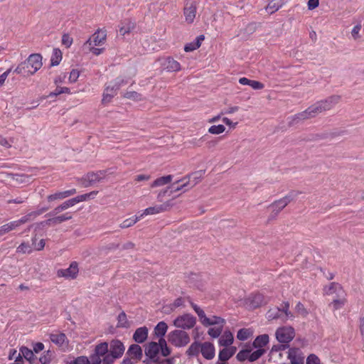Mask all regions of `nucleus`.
Instances as JSON below:
<instances>
[{"label": "nucleus", "instance_id": "nucleus-60", "mask_svg": "<svg viewBox=\"0 0 364 364\" xmlns=\"http://www.w3.org/2000/svg\"><path fill=\"white\" fill-rule=\"evenodd\" d=\"M73 43V38L69 34H63L62 36V44L65 46L66 48L70 47Z\"/></svg>", "mask_w": 364, "mask_h": 364}, {"label": "nucleus", "instance_id": "nucleus-59", "mask_svg": "<svg viewBox=\"0 0 364 364\" xmlns=\"http://www.w3.org/2000/svg\"><path fill=\"white\" fill-rule=\"evenodd\" d=\"M52 360V353L50 350H48L44 355H43L40 358L39 361L42 364H48Z\"/></svg>", "mask_w": 364, "mask_h": 364}, {"label": "nucleus", "instance_id": "nucleus-50", "mask_svg": "<svg viewBox=\"0 0 364 364\" xmlns=\"http://www.w3.org/2000/svg\"><path fill=\"white\" fill-rule=\"evenodd\" d=\"M173 186H177V183L176 182V183H173L170 187H168L166 189H164L161 191H160L157 196V200L160 202H161L163 200V198L166 195L168 194V196H171L172 193H173L174 192H171V191L173 190Z\"/></svg>", "mask_w": 364, "mask_h": 364}, {"label": "nucleus", "instance_id": "nucleus-27", "mask_svg": "<svg viewBox=\"0 0 364 364\" xmlns=\"http://www.w3.org/2000/svg\"><path fill=\"white\" fill-rule=\"evenodd\" d=\"M235 348H224L220 350L218 358L222 362H225L228 360L235 353Z\"/></svg>", "mask_w": 364, "mask_h": 364}, {"label": "nucleus", "instance_id": "nucleus-54", "mask_svg": "<svg viewBox=\"0 0 364 364\" xmlns=\"http://www.w3.org/2000/svg\"><path fill=\"white\" fill-rule=\"evenodd\" d=\"M250 350H241L236 355L237 359L239 361H245V360H249Z\"/></svg>", "mask_w": 364, "mask_h": 364}, {"label": "nucleus", "instance_id": "nucleus-28", "mask_svg": "<svg viewBox=\"0 0 364 364\" xmlns=\"http://www.w3.org/2000/svg\"><path fill=\"white\" fill-rule=\"evenodd\" d=\"M239 82L243 85H249L254 90H262L264 87L262 82L256 80H252L245 77H240L239 79Z\"/></svg>", "mask_w": 364, "mask_h": 364}, {"label": "nucleus", "instance_id": "nucleus-43", "mask_svg": "<svg viewBox=\"0 0 364 364\" xmlns=\"http://www.w3.org/2000/svg\"><path fill=\"white\" fill-rule=\"evenodd\" d=\"M98 191H92L88 193L82 194L77 196L76 197L73 198V200H75V203H79L82 201L88 200L91 198H94L95 196L97 194Z\"/></svg>", "mask_w": 364, "mask_h": 364}, {"label": "nucleus", "instance_id": "nucleus-3", "mask_svg": "<svg viewBox=\"0 0 364 364\" xmlns=\"http://www.w3.org/2000/svg\"><path fill=\"white\" fill-rule=\"evenodd\" d=\"M202 175V171L195 172L189 175L188 177H184L182 179L177 181V186H173V190L171 193L178 192L183 189L186 191L193 188L200 181Z\"/></svg>", "mask_w": 364, "mask_h": 364}, {"label": "nucleus", "instance_id": "nucleus-31", "mask_svg": "<svg viewBox=\"0 0 364 364\" xmlns=\"http://www.w3.org/2000/svg\"><path fill=\"white\" fill-rule=\"evenodd\" d=\"M233 335L230 331H225L219 339V344L228 347L233 343Z\"/></svg>", "mask_w": 364, "mask_h": 364}, {"label": "nucleus", "instance_id": "nucleus-24", "mask_svg": "<svg viewBox=\"0 0 364 364\" xmlns=\"http://www.w3.org/2000/svg\"><path fill=\"white\" fill-rule=\"evenodd\" d=\"M22 356H23L24 358L28 360L31 363H33L35 358L33 351L26 346H22L20 348V353H18V356L16 357L15 362L21 361Z\"/></svg>", "mask_w": 364, "mask_h": 364}, {"label": "nucleus", "instance_id": "nucleus-49", "mask_svg": "<svg viewBox=\"0 0 364 364\" xmlns=\"http://www.w3.org/2000/svg\"><path fill=\"white\" fill-rule=\"evenodd\" d=\"M223 326H218L216 327L210 328L208 331V334L213 338H218L223 331Z\"/></svg>", "mask_w": 364, "mask_h": 364}, {"label": "nucleus", "instance_id": "nucleus-36", "mask_svg": "<svg viewBox=\"0 0 364 364\" xmlns=\"http://www.w3.org/2000/svg\"><path fill=\"white\" fill-rule=\"evenodd\" d=\"M205 322L203 326H209L213 325L224 326L225 320L220 316H213L211 318H207L205 319Z\"/></svg>", "mask_w": 364, "mask_h": 364}, {"label": "nucleus", "instance_id": "nucleus-51", "mask_svg": "<svg viewBox=\"0 0 364 364\" xmlns=\"http://www.w3.org/2000/svg\"><path fill=\"white\" fill-rule=\"evenodd\" d=\"M265 352L263 348H258L252 353H250L249 360L253 362L259 359Z\"/></svg>", "mask_w": 364, "mask_h": 364}, {"label": "nucleus", "instance_id": "nucleus-53", "mask_svg": "<svg viewBox=\"0 0 364 364\" xmlns=\"http://www.w3.org/2000/svg\"><path fill=\"white\" fill-rule=\"evenodd\" d=\"M225 130L223 124L213 125L208 129V132L212 134H220Z\"/></svg>", "mask_w": 364, "mask_h": 364}, {"label": "nucleus", "instance_id": "nucleus-19", "mask_svg": "<svg viewBox=\"0 0 364 364\" xmlns=\"http://www.w3.org/2000/svg\"><path fill=\"white\" fill-rule=\"evenodd\" d=\"M48 207H43L38 210L31 212L26 215L22 216L20 219L15 220L18 228L45 213L48 210Z\"/></svg>", "mask_w": 364, "mask_h": 364}, {"label": "nucleus", "instance_id": "nucleus-41", "mask_svg": "<svg viewBox=\"0 0 364 364\" xmlns=\"http://www.w3.org/2000/svg\"><path fill=\"white\" fill-rule=\"evenodd\" d=\"M62 60V52L58 48H54L50 58V65L56 66L59 65Z\"/></svg>", "mask_w": 364, "mask_h": 364}, {"label": "nucleus", "instance_id": "nucleus-38", "mask_svg": "<svg viewBox=\"0 0 364 364\" xmlns=\"http://www.w3.org/2000/svg\"><path fill=\"white\" fill-rule=\"evenodd\" d=\"M201 344L197 341L193 342L186 350L189 357L197 356L200 352Z\"/></svg>", "mask_w": 364, "mask_h": 364}, {"label": "nucleus", "instance_id": "nucleus-6", "mask_svg": "<svg viewBox=\"0 0 364 364\" xmlns=\"http://www.w3.org/2000/svg\"><path fill=\"white\" fill-rule=\"evenodd\" d=\"M168 341L176 347H183L190 342V337L184 331L174 330L168 333Z\"/></svg>", "mask_w": 364, "mask_h": 364}, {"label": "nucleus", "instance_id": "nucleus-12", "mask_svg": "<svg viewBox=\"0 0 364 364\" xmlns=\"http://www.w3.org/2000/svg\"><path fill=\"white\" fill-rule=\"evenodd\" d=\"M42 55L39 53L31 54L28 58L25 60L29 69L32 72V75H34L43 65Z\"/></svg>", "mask_w": 364, "mask_h": 364}, {"label": "nucleus", "instance_id": "nucleus-33", "mask_svg": "<svg viewBox=\"0 0 364 364\" xmlns=\"http://www.w3.org/2000/svg\"><path fill=\"white\" fill-rule=\"evenodd\" d=\"M269 343V336L262 334L258 336L253 341V346L256 348H262Z\"/></svg>", "mask_w": 364, "mask_h": 364}, {"label": "nucleus", "instance_id": "nucleus-52", "mask_svg": "<svg viewBox=\"0 0 364 364\" xmlns=\"http://www.w3.org/2000/svg\"><path fill=\"white\" fill-rule=\"evenodd\" d=\"M65 198H66L64 191H58L47 196V200L48 202H52L57 200H63Z\"/></svg>", "mask_w": 364, "mask_h": 364}, {"label": "nucleus", "instance_id": "nucleus-63", "mask_svg": "<svg viewBox=\"0 0 364 364\" xmlns=\"http://www.w3.org/2000/svg\"><path fill=\"white\" fill-rule=\"evenodd\" d=\"M306 364H320V360L316 355L311 354L306 359Z\"/></svg>", "mask_w": 364, "mask_h": 364}, {"label": "nucleus", "instance_id": "nucleus-9", "mask_svg": "<svg viewBox=\"0 0 364 364\" xmlns=\"http://www.w3.org/2000/svg\"><path fill=\"white\" fill-rule=\"evenodd\" d=\"M106 173L107 171L104 170L97 172H90L85 175L80 181L84 187H89L105 178Z\"/></svg>", "mask_w": 364, "mask_h": 364}, {"label": "nucleus", "instance_id": "nucleus-61", "mask_svg": "<svg viewBox=\"0 0 364 364\" xmlns=\"http://www.w3.org/2000/svg\"><path fill=\"white\" fill-rule=\"evenodd\" d=\"M124 97L127 99L138 100L140 99L141 95L134 91L127 92Z\"/></svg>", "mask_w": 364, "mask_h": 364}, {"label": "nucleus", "instance_id": "nucleus-40", "mask_svg": "<svg viewBox=\"0 0 364 364\" xmlns=\"http://www.w3.org/2000/svg\"><path fill=\"white\" fill-rule=\"evenodd\" d=\"M94 353L101 357L105 356L109 353V344L107 342L100 343L95 346Z\"/></svg>", "mask_w": 364, "mask_h": 364}, {"label": "nucleus", "instance_id": "nucleus-35", "mask_svg": "<svg viewBox=\"0 0 364 364\" xmlns=\"http://www.w3.org/2000/svg\"><path fill=\"white\" fill-rule=\"evenodd\" d=\"M50 339L53 343L62 346L67 340V337L63 333H51L50 335Z\"/></svg>", "mask_w": 364, "mask_h": 364}, {"label": "nucleus", "instance_id": "nucleus-2", "mask_svg": "<svg viewBox=\"0 0 364 364\" xmlns=\"http://www.w3.org/2000/svg\"><path fill=\"white\" fill-rule=\"evenodd\" d=\"M301 193L299 191H291L282 198L277 200L272 203L269 208L272 209L271 218H274L291 201L295 200L299 194Z\"/></svg>", "mask_w": 364, "mask_h": 364}, {"label": "nucleus", "instance_id": "nucleus-7", "mask_svg": "<svg viewBox=\"0 0 364 364\" xmlns=\"http://www.w3.org/2000/svg\"><path fill=\"white\" fill-rule=\"evenodd\" d=\"M270 301V297L266 296L261 293H253L250 294L245 301V305L252 309L259 308L267 304Z\"/></svg>", "mask_w": 364, "mask_h": 364}, {"label": "nucleus", "instance_id": "nucleus-1", "mask_svg": "<svg viewBox=\"0 0 364 364\" xmlns=\"http://www.w3.org/2000/svg\"><path fill=\"white\" fill-rule=\"evenodd\" d=\"M340 100L341 96L331 95L323 100L318 101L309 107L305 111L293 116L291 121L289 122V125H294L296 121L314 117L321 112L330 110L339 102Z\"/></svg>", "mask_w": 364, "mask_h": 364}, {"label": "nucleus", "instance_id": "nucleus-64", "mask_svg": "<svg viewBox=\"0 0 364 364\" xmlns=\"http://www.w3.org/2000/svg\"><path fill=\"white\" fill-rule=\"evenodd\" d=\"M90 364H100L102 363L101 356L98 355L95 353H94L90 356Z\"/></svg>", "mask_w": 364, "mask_h": 364}, {"label": "nucleus", "instance_id": "nucleus-30", "mask_svg": "<svg viewBox=\"0 0 364 364\" xmlns=\"http://www.w3.org/2000/svg\"><path fill=\"white\" fill-rule=\"evenodd\" d=\"M27 65L26 61H23L18 65L14 70V73L21 75L23 77H28L32 75V72Z\"/></svg>", "mask_w": 364, "mask_h": 364}, {"label": "nucleus", "instance_id": "nucleus-57", "mask_svg": "<svg viewBox=\"0 0 364 364\" xmlns=\"http://www.w3.org/2000/svg\"><path fill=\"white\" fill-rule=\"evenodd\" d=\"M36 237H32V247L33 246V250H41L44 248L45 247V245H46V242H45V240L43 239H41L38 243H36Z\"/></svg>", "mask_w": 364, "mask_h": 364}, {"label": "nucleus", "instance_id": "nucleus-25", "mask_svg": "<svg viewBox=\"0 0 364 364\" xmlns=\"http://www.w3.org/2000/svg\"><path fill=\"white\" fill-rule=\"evenodd\" d=\"M127 355L132 359L140 360L143 355L142 348L138 344H132L127 351Z\"/></svg>", "mask_w": 364, "mask_h": 364}, {"label": "nucleus", "instance_id": "nucleus-55", "mask_svg": "<svg viewBox=\"0 0 364 364\" xmlns=\"http://www.w3.org/2000/svg\"><path fill=\"white\" fill-rule=\"evenodd\" d=\"M67 364H90V360L86 356H79L68 362Z\"/></svg>", "mask_w": 364, "mask_h": 364}, {"label": "nucleus", "instance_id": "nucleus-5", "mask_svg": "<svg viewBox=\"0 0 364 364\" xmlns=\"http://www.w3.org/2000/svg\"><path fill=\"white\" fill-rule=\"evenodd\" d=\"M289 309V302H284L281 308L275 307L270 309L267 312V318L268 320L281 319L283 321H287L288 318L292 316Z\"/></svg>", "mask_w": 364, "mask_h": 364}, {"label": "nucleus", "instance_id": "nucleus-47", "mask_svg": "<svg viewBox=\"0 0 364 364\" xmlns=\"http://www.w3.org/2000/svg\"><path fill=\"white\" fill-rule=\"evenodd\" d=\"M117 327H121V328H128L129 327L127 315L124 311L121 312L118 315Z\"/></svg>", "mask_w": 364, "mask_h": 364}, {"label": "nucleus", "instance_id": "nucleus-22", "mask_svg": "<svg viewBox=\"0 0 364 364\" xmlns=\"http://www.w3.org/2000/svg\"><path fill=\"white\" fill-rule=\"evenodd\" d=\"M162 65L168 72H177L181 69L180 63L171 57L166 58Z\"/></svg>", "mask_w": 364, "mask_h": 364}, {"label": "nucleus", "instance_id": "nucleus-13", "mask_svg": "<svg viewBox=\"0 0 364 364\" xmlns=\"http://www.w3.org/2000/svg\"><path fill=\"white\" fill-rule=\"evenodd\" d=\"M107 38L105 31L97 30L93 35L85 43V46H99L105 43Z\"/></svg>", "mask_w": 364, "mask_h": 364}, {"label": "nucleus", "instance_id": "nucleus-20", "mask_svg": "<svg viewBox=\"0 0 364 364\" xmlns=\"http://www.w3.org/2000/svg\"><path fill=\"white\" fill-rule=\"evenodd\" d=\"M288 358L291 361V364H304V357L299 348H289L288 351Z\"/></svg>", "mask_w": 364, "mask_h": 364}, {"label": "nucleus", "instance_id": "nucleus-34", "mask_svg": "<svg viewBox=\"0 0 364 364\" xmlns=\"http://www.w3.org/2000/svg\"><path fill=\"white\" fill-rule=\"evenodd\" d=\"M346 294H345L343 296H335L330 304V306H333V311L338 310L344 306L346 303Z\"/></svg>", "mask_w": 364, "mask_h": 364}, {"label": "nucleus", "instance_id": "nucleus-58", "mask_svg": "<svg viewBox=\"0 0 364 364\" xmlns=\"http://www.w3.org/2000/svg\"><path fill=\"white\" fill-rule=\"evenodd\" d=\"M117 359L116 356L112 355V354L107 353L105 356L102 357V363L103 364H112Z\"/></svg>", "mask_w": 364, "mask_h": 364}, {"label": "nucleus", "instance_id": "nucleus-11", "mask_svg": "<svg viewBox=\"0 0 364 364\" xmlns=\"http://www.w3.org/2000/svg\"><path fill=\"white\" fill-rule=\"evenodd\" d=\"M173 205L171 200L166 201V203L156 205L153 207H149L144 209L142 213L139 215L140 219L147 215H155L169 210Z\"/></svg>", "mask_w": 364, "mask_h": 364}, {"label": "nucleus", "instance_id": "nucleus-32", "mask_svg": "<svg viewBox=\"0 0 364 364\" xmlns=\"http://www.w3.org/2000/svg\"><path fill=\"white\" fill-rule=\"evenodd\" d=\"M283 4V0H269L266 10L269 13L273 14L278 11L282 6Z\"/></svg>", "mask_w": 364, "mask_h": 364}, {"label": "nucleus", "instance_id": "nucleus-39", "mask_svg": "<svg viewBox=\"0 0 364 364\" xmlns=\"http://www.w3.org/2000/svg\"><path fill=\"white\" fill-rule=\"evenodd\" d=\"M18 228L16 223L15 220L11 221L8 223H6L1 226H0V232L1 236L7 234L13 230H15Z\"/></svg>", "mask_w": 364, "mask_h": 364}, {"label": "nucleus", "instance_id": "nucleus-15", "mask_svg": "<svg viewBox=\"0 0 364 364\" xmlns=\"http://www.w3.org/2000/svg\"><path fill=\"white\" fill-rule=\"evenodd\" d=\"M197 12V4L196 1L187 2L183 9V14L186 22L192 23L194 21Z\"/></svg>", "mask_w": 364, "mask_h": 364}, {"label": "nucleus", "instance_id": "nucleus-17", "mask_svg": "<svg viewBox=\"0 0 364 364\" xmlns=\"http://www.w3.org/2000/svg\"><path fill=\"white\" fill-rule=\"evenodd\" d=\"M125 350L123 343L117 339L112 340L109 345V353L119 358L122 356Z\"/></svg>", "mask_w": 364, "mask_h": 364}, {"label": "nucleus", "instance_id": "nucleus-45", "mask_svg": "<svg viewBox=\"0 0 364 364\" xmlns=\"http://www.w3.org/2000/svg\"><path fill=\"white\" fill-rule=\"evenodd\" d=\"M33 248L32 245H30L28 242H22L16 249L17 253L21 254H30L33 252Z\"/></svg>", "mask_w": 364, "mask_h": 364}, {"label": "nucleus", "instance_id": "nucleus-37", "mask_svg": "<svg viewBox=\"0 0 364 364\" xmlns=\"http://www.w3.org/2000/svg\"><path fill=\"white\" fill-rule=\"evenodd\" d=\"M172 179H173V176L172 175H167V176H165L159 177V178H156L151 183V186L152 188L158 187V186H164V185H166V184L171 183Z\"/></svg>", "mask_w": 364, "mask_h": 364}, {"label": "nucleus", "instance_id": "nucleus-46", "mask_svg": "<svg viewBox=\"0 0 364 364\" xmlns=\"http://www.w3.org/2000/svg\"><path fill=\"white\" fill-rule=\"evenodd\" d=\"M160 351L163 356L166 357L170 355L171 350L168 347L166 340L164 338H159Z\"/></svg>", "mask_w": 364, "mask_h": 364}, {"label": "nucleus", "instance_id": "nucleus-26", "mask_svg": "<svg viewBox=\"0 0 364 364\" xmlns=\"http://www.w3.org/2000/svg\"><path fill=\"white\" fill-rule=\"evenodd\" d=\"M51 218H49L46 220V223L48 225H57L60 224L65 221L69 220L72 219L73 216L70 213H65L63 215L58 216H51Z\"/></svg>", "mask_w": 364, "mask_h": 364}, {"label": "nucleus", "instance_id": "nucleus-21", "mask_svg": "<svg viewBox=\"0 0 364 364\" xmlns=\"http://www.w3.org/2000/svg\"><path fill=\"white\" fill-rule=\"evenodd\" d=\"M200 353L205 359H213L215 356V347L213 344L210 342L201 343Z\"/></svg>", "mask_w": 364, "mask_h": 364}, {"label": "nucleus", "instance_id": "nucleus-4", "mask_svg": "<svg viewBox=\"0 0 364 364\" xmlns=\"http://www.w3.org/2000/svg\"><path fill=\"white\" fill-rule=\"evenodd\" d=\"M127 83V80L120 77H117L113 82H110L109 85H108L104 90L102 103L107 104L112 99L117 95L119 88Z\"/></svg>", "mask_w": 364, "mask_h": 364}, {"label": "nucleus", "instance_id": "nucleus-42", "mask_svg": "<svg viewBox=\"0 0 364 364\" xmlns=\"http://www.w3.org/2000/svg\"><path fill=\"white\" fill-rule=\"evenodd\" d=\"M168 329V326L164 321H160L154 328L155 334L158 337L163 338Z\"/></svg>", "mask_w": 364, "mask_h": 364}, {"label": "nucleus", "instance_id": "nucleus-10", "mask_svg": "<svg viewBox=\"0 0 364 364\" xmlns=\"http://www.w3.org/2000/svg\"><path fill=\"white\" fill-rule=\"evenodd\" d=\"M294 337V329L291 326L279 328L276 331V338L281 343H288Z\"/></svg>", "mask_w": 364, "mask_h": 364}, {"label": "nucleus", "instance_id": "nucleus-8", "mask_svg": "<svg viewBox=\"0 0 364 364\" xmlns=\"http://www.w3.org/2000/svg\"><path fill=\"white\" fill-rule=\"evenodd\" d=\"M196 323V317L190 314L179 316L173 321V325L176 328L182 329H191L195 326Z\"/></svg>", "mask_w": 364, "mask_h": 364}, {"label": "nucleus", "instance_id": "nucleus-62", "mask_svg": "<svg viewBox=\"0 0 364 364\" xmlns=\"http://www.w3.org/2000/svg\"><path fill=\"white\" fill-rule=\"evenodd\" d=\"M80 76V73L77 70L73 69L70 73L69 75L68 80L70 82H75L78 79Z\"/></svg>", "mask_w": 364, "mask_h": 364}, {"label": "nucleus", "instance_id": "nucleus-29", "mask_svg": "<svg viewBox=\"0 0 364 364\" xmlns=\"http://www.w3.org/2000/svg\"><path fill=\"white\" fill-rule=\"evenodd\" d=\"M134 23L129 20H125L124 21L122 22L121 26H119V33L122 36H125L126 34L129 33L134 28Z\"/></svg>", "mask_w": 364, "mask_h": 364}, {"label": "nucleus", "instance_id": "nucleus-14", "mask_svg": "<svg viewBox=\"0 0 364 364\" xmlns=\"http://www.w3.org/2000/svg\"><path fill=\"white\" fill-rule=\"evenodd\" d=\"M78 266L76 262H73L67 269H60L57 272L59 277H65L66 279H75L78 274Z\"/></svg>", "mask_w": 364, "mask_h": 364}, {"label": "nucleus", "instance_id": "nucleus-16", "mask_svg": "<svg viewBox=\"0 0 364 364\" xmlns=\"http://www.w3.org/2000/svg\"><path fill=\"white\" fill-rule=\"evenodd\" d=\"M160 351L159 341L158 343L151 341L145 348V355L154 363H159L157 355Z\"/></svg>", "mask_w": 364, "mask_h": 364}, {"label": "nucleus", "instance_id": "nucleus-44", "mask_svg": "<svg viewBox=\"0 0 364 364\" xmlns=\"http://www.w3.org/2000/svg\"><path fill=\"white\" fill-rule=\"evenodd\" d=\"M140 217L139 215H134V216H132V218H127L126 220H124L120 225H119V227L122 229L124 228H129V227H132V225H134L135 223H136L139 220H140Z\"/></svg>", "mask_w": 364, "mask_h": 364}, {"label": "nucleus", "instance_id": "nucleus-18", "mask_svg": "<svg viewBox=\"0 0 364 364\" xmlns=\"http://www.w3.org/2000/svg\"><path fill=\"white\" fill-rule=\"evenodd\" d=\"M323 291L326 295L335 294L336 296H343L345 294L342 286L337 282H331L328 286L324 287Z\"/></svg>", "mask_w": 364, "mask_h": 364}, {"label": "nucleus", "instance_id": "nucleus-56", "mask_svg": "<svg viewBox=\"0 0 364 364\" xmlns=\"http://www.w3.org/2000/svg\"><path fill=\"white\" fill-rule=\"evenodd\" d=\"M199 48V44L198 41H193L191 43H187L184 46V50L186 52H191Z\"/></svg>", "mask_w": 364, "mask_h": 364}, {"label": "nucleus", "instance_id": "nucleus-48", "mask_svg": "<svg viewBox=\"0 0 364 364\" xmlns=\"http://www.w3.org/2000/svg\"><path fill=\"white\" fill-rule=\"evenodd\" d=\"M252 335V331L247 328H241L237 333V338L240 341H246Z\"/></svg>", "mask_w": 364, "mask_h": 364}, {"label": "nucleus", "instance_id": "nucleus-23", "mask_svg": "<svg viewBox=\"0 0 364 364\" xmlns=\"http://www.w3.org/2000/svg\"><path fill=\"white\" fill-rule=\"evenodd\" d=\"M149 330L146 326L139 327L136 329L133 334V340L137 343H144L148 338Z\"/></svg>", "mask_w": 364, "mask_h": 364}]
</instances>
